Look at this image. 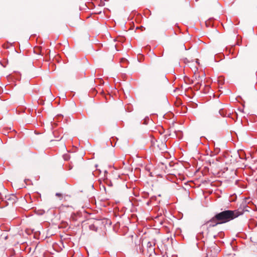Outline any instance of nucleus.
I'll return each mask as SVG.
<instances>
[{"label":"nucleus","instance_id":"nucleus-1","mask_svg":"<svg viewBox=\"0 0 257 257\" xmlns=\"http://www.w3.org/2000/svg\"><path fill=\"white\" fill-rule=\"evenodd\" d=\"M243 213L244 210L241 208H238L234 210H225L216 214L211 219V222L217 220L221 224L226 223L243 214Z\"/></svg>","mask_w":257,"mask_h":257},{"label":"nucleus","instance_id":"nucleus-2","mask_svg":"<svg viewBox=\"0 0 257 257\" xmlns=\"http://www.w3.org/2000/svg\"><path fill=\"white\" fill-rule=\"evenodd\" d=\"M216 221H217V220H214L212 221V222H211V220H210L209 221H208L207 222V224H209L208 225L209 227H211V226L213 227V226L217 225L218 224H220L219 223V221L216 222Z\"/></svg>","mask_w":257,"mask_h":257},{"label":"nucleus","instance_id":"nucleus-3","mask_svg":"<svg viewBox=\"0 0 257 257\" xmlns=\"http://www.w3.org/2000/svg\"><path fill=\"white\" fill-rule=\"evenodd\" d=\"M56 195L58 196H60L61 195V194L59 193H56Z\"/></svg>","mask_w":257,"mask_h":257}]
</instances>
